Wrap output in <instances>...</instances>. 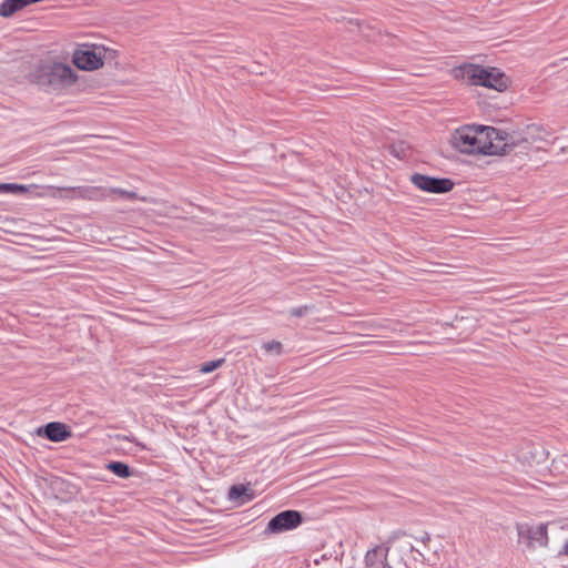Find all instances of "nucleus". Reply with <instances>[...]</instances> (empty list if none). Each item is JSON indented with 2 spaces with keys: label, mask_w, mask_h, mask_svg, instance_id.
<instances>
[{
  "label": "nucleus",
  "mask_w": 568,
  "mask_h": 568,
  "mask_svg": "<svg viewBox=\"0 0 568 568\" xmlns=\"http://www.w3.org/2000/svg\"><path fill=\"white\" fill-rule=\"evenodd\" d=\"M448 143L453 150L464 155L501 156L506 154L504 133L487 125H462L450 133Z\"/></svg>",
  "instance_id": "f257e3e1"
},
{
  "label": "nucleus",
  "mask_w": 568,
  "mask_h": 568,
  "mask_svg": "<svg viewBox=\"0 0 568 568\" xmlns=\"http://www.w3.org/2000/svg\"><path fill=\"white\" fill-rule=\"evenodd\" d=\"M452 78L465 85L481 87L497 94H506L514 87L513 78L495 65L465 61L450 69Z\"/></svg>",
  "instance_id": "f03ea898"
},
{
  "label": "nucleus",
  "mask_w": 568,
  "mask_h": 568,
  "mask_svg": "<svg viewBox=\"0 0 568 568\" xmlns=\"http://www.w3.org/2000/svg\"><path fill=\"white\" fill-rule=\"evenodd\" d=\"M119 59V50L108 40L75 42L71 63L79 71L95 72L111 67Z\"/></svg>",
  "instance_id": "7ed1b4c3"
},
{
  "label": "nucleus",
  "mask_w": 568,
  "mask_h": 568,
  "mask_svg": "<svg viewBox=\"0 0 568 568\" xmlns=\"http://www.w3.org/2000/svg\"><path fill=\"white\" fill-rule=\"evenodd\" d=\"M33 80L52 91L70 90L80 82V74L72 63L59 59L41 61L32 73Z\"/></svg>",
  "instance_id": "20e7f679"
},
{
  "label": "nucleus",
  "mask_w": 568,
  "mask_h": 568,
  "mask_svg": "<svg viewBox=\"0 0 568 568\" xmlns=\"http://www.w3.org/2000/svg\"><path fill=\"white\" fill-rule=\"evenodd\" d=\"M521 470L531 479L548 483L552 477L550 465L554 459L550 452L541 444L530 443L521 447L517 454Z\"/></svg>",
  "instance_id": "39448f33"
},
{
  "label": "nucleus",
  "mask_w": 568,
  "mask_h": 568,
  "mask_svg": "<svg viewBox=\"0 0 568 568\" xmlns=\"http://www.w3.org/2000/svg\"><path fill=\"white\" fill-rule=\"evenodd\" d=\"M6 232L9 234L12 243L39 251L48 250L51 243V240L43 234V229L37 225H16L14 229L7 230Z\"/></svg>",
  "instance_id": "423d86ee"
},
{
  "label": "nucleus",
  "mask_w": 568,
  "mask_h": 568,
  "mask_svg": "<svg viewBox=\"0 0 568 568\" xmlns=\"http://www.w3.org/2000/svg\"><path fill=\"white\" fill-rule=\"evenodd\" d=\"M550 135V132L544 125L537 123L529 124L519 132L504 134L506 154L514 151L516 148H527L532 143L547 141Z\"/></svg>",
  "instance_id": "0eeeda50"
},
{
  "label": "nucleus",
  "mask_w": 568,
  "mask_h": 568,
  "mask_svg": "<svg viewBox=\"0 0 568 568\" xmlns=\"http://www.w3.org/2000/svg\"><path fill=\"white\" fill-rule=\"evenodd\" d=\"M409 181L417 190L425 193L443 194L450 192L454 187L450 179L433 178L420 173L412 174Z\"/></svg>",
  "instance_id": "6e6552de"
},
{
  "label": "nucleus",
  "mask_w": 568,
  "mask_h": 568,
  "mask_svg": "<svg viewBox=\"0 0 568 568\" xmlns=\"http://www.w3.org/2000/svg\"><path fill=\"white\" fill-rule=\"evenodd\" d=\"M301 515L295 510H285L272 518L267 525V531L280 532L295 528L301 524Z\"/></svg>",
  "instance_id": "1a4fd4ad"
},
{
  "label": "nucleus",
  "mask_w": 568,
  "mask_h": 568,
  "mask_svg": "<svg viewBox=\"0 0 568 568\" xmlns=\"http://www.w3.org/2000/svg\"><path fill=\"white\" fill-rule=\"evenodd\" d=\"M38 436H45L54 443L64 442L71 437L69 427L60 422H51L43 427L37 429Z\"/></svg>",
  "instance_id": "9d476101"
},
{
  "label": "nucleus",
  "mask_w": 568,
  "mask_h": 568,
  "mask_svg": "<svg viewBox=\"0 0 568 568\" xmlns=\"http://www.w3.org/2000/svg\"><path fill=\"white\" fill-rule=\"evenodd\" d=\"M527 538L531 544L547 546L548 544V524L539 523L527 528Z\"/></svg>",
  "instance_id": "9b49d317"
},
{
  "label": "nucleus",
  "mask_w": 568,
  "mask_h": 568,
  "mask_svg": "<svg viewBox=\"0 0 568 568\" xmlns=\"http://www.w3.org/2000/svg\"><path fill=\"white\" fill-rule=\"evenodd\" d=\"M229 499L235 501L237 506H242L254 498L252 490L244 485H234L230 488Z\"/></svg>",
  "instance_id": "f8f14e48"
},
{
  "label": "nucleus",
  "mask_w": 568,
  "mask_h": 568,
  "mask_svg": "<svg viewBox=\"0 0 568 568\" xmlns=\"http://www.w3.org/2000/svg\"><path fill=\"white\" fill-rule=\"evenodd\" d=\"M356 27L358 34L367 42H375L379 37V31L369 22L357 21Z\"/></svg>",
  "instance_id": "ddd939ff"
},
{
  "label": "nucleus",
  "mask_w": 568,
  "mask_h": 568,
  "mask_svg": "<svg viewBox=\"0 0 568 568\" xmlns=\"http://www.w3.org/2000/svg\"><path fill=\"white\" fill-rule=\"evenodd\" d=\"M108 469L121 478H128L131 476L130 468L126 464L120 462H112L108 464Z\"/></svg>",
  "instance_id": "4468645a"
},
{
  "label": "nucleus",
  "mask_w": 568,
  "mask_h": 568,
  "mask_svg": "<svg viewBox=\"0 0 568 568\" xmlns=\"http://www.w3.org/2000/svg\"><path fill=\"white\" fill-rule=\"evenodd\" d=\"M223 363H224L223 358L205 362V363H203L201 365L200 372L203 373V374L212 373L213 371H215L219 367H221L223 365Z\"/></svg>",
  "instance_id": "2eb2a0df"
},
{
  "label": "nucleus",
  "mask_w": 568,
  "mask_h": 568,
  "mask_svg": "<svg viewBox=\"0 0 568 568\" xmlns=\"http://www.w3.org/2000/svg\"><path fill=\"white\" fill-rule=\"evenodd\" d=\"M245 69L248 72L254 73V74H263L266 67L260 61H252V62L247 63Z\"/></svg>",
  "instance_id": "dca6fc26"
},
{
  "label": "nucleus",
  "mask_w": 568,
  "mask_h": 568,
  "mask_svg": "<svg viewBox=\"0 0 568 568\" xmlns=\"http://www.w3.org/2000/svg\"><path fill=\"white\" fill-rule=\"evenodd\" d=\"M0 191L19 193V192H26L27 187L24 185H20V184L4 183V184H0Z\"/></svg>",
  "instance_id": "f3484780"
},
{
  "label": "nucleus",
  "mask_w": 568,
  "mask_h": 568,
  "mask_svg": "<svg viewBox=\"0 0 568 568\" xmlns=\"http://www.w3.org/2000/svg\"><path fill=\"white\" fill-rule=\"evenodd\" d=\"M281 348H282V344L280 342H276V341H271V342H267V343H265L263 345V349L266 353L280 354Z\"/></svg>",
  "instance_id": "a211bd4d"
},
{
  "label": "nucleus",
  "mask_w": 568,
  "mask_h": 568,
  "mask_svg": "<svg viewBox=\"0 0 568 568\" xmlns=\"http://www.w3.org/2000/svg\"><path fill=\"white\" fill-rule=\"evenodd\" d=\"M308 311V306L304 305V306H298V307H294L290 311V314L294 317H301L303 315H305Z\"/></svg>",
  "instance_id": "6ab92c4d"
},
{
  "label": "nucleus",
  "mask_w": 568,
  "mask_h": 568,
  "mask_svg": "<svg viewBox=\"0 0 568 568\" xmlns=\"http://www.w3.org/2000/svg\"><path fill=\"white\" fill-rule=\"evenodd\" d=\"M561 554L568 556V541L564 545Z\"/></svg>",
  "instance_id": "aec40b11"
}]
</instances>
